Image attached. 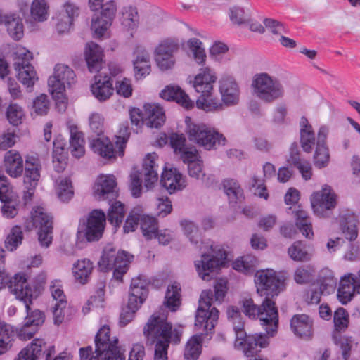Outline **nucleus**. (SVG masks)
<instances>
[{"label": "nucleus", "mask_w": 360, "mask_h": 360, "mask_svg": "<svg viewBox=\"0 0 360 360\" xmlns=\"http://www.w3.org/2000/svg\"><path fill=\"white\" fill-rule=\"evenodd\" d=\"M181 226L191 243L197 245L200 242L198 248L201 251V257L195 261V267L202 280H210V274L226 264L227 255L224 247L210 240L201 241L198 227L191 221H181Z\"/></svg>", "instance_id": "nucleus-1"}, {"label": "nucleus", "mask_w": 360, "mask_h": 360, "mask_svg": "<svg viewBox=\"0 0 360 360\" xmlns=\"http://www.w3.org/2000/svg\"><path fill=\"white\" fill-rule=\"evenodd\" d=\"M143 334L148 341L155 344L153 360H168L169 342H179L181 335L178 330H172V326L167 321L165 315L156 314H153L148 320Z\"/></svg>", "instance_id": "nucleus-2"}, {"label": "nucleus", "mask_w": 360, "mask_h": 360, "mask_svg": "<svg viewBox=\"0 0 360 360\" xmlns=\"http://www.w3.org/2000/svg\"><path fill=\"white\" fill-rule=\"evenodd\" d=\"M227 316L233 324L236 334L234 347L242 351L246 356H253L259 352V348H264L269 345L266 335L255 333L247 335L243 328L244 323L240 313L237 307H229L227 309Z\"/></svg>", "instance_id": "nucleus-3"}, {"label": "nucleus", "mask_w": 360, "mask_h": 360, "mask_svg": "<svg viewBox=\"0 0 360 360\" xmlns=\"http://www.w3.org/2000/svg\"><path fill=\"white\" fill-rule=\"evenodd\" d=\"M9 290L16 299L25 304L27 316L24 321L38 330V328L44 321V316L39 310L31 311L30 305L38 295V291L31 286L25 273H17L10 281Z\"/></svg>", "instance_id": "nucleus-4"}, {"label": "nucleus", "mask_w": 360, "mask_h": 360, "mask_svg": "<svg viewBox=\"0 0 360 360\" xmlns=\"http://www.w3.org/2000/svg\"><path fill=\"white\" fill-rule=\"evenodd\" d=\"M118 339L110 337V326L103 324L98 330L96 338V349L92 353L91 347L79 349L81 360H124V356L120 352L117 345Z\"/></svg>", "instance_id": "nucleus-5"}, {"label": "nucleus", "mask_w": 360, "mask_h": 360, "mask_svg": "<svg viewBox=\"0 0 360 360\" xmlns=\"http://www.w3.org/2000/svg\"><path fill=\"white\" fill-rule=\"evenodd\" d=\"M217 80L214 70L210 67L202 68L191 81L195 91L200 94L196 101L198 108L206 112L220 110L222 104L217 98H210L214 91V85Z\"/></svg>", "instance_id": "nucleus-6"}, {"label": "nucleus", "mask_w": 360, "mask_h": 360, "mask_svg": "<svg viewBox=\"0 0 360 360\" xmlns=\"http://www.w3.org/2000/svg\"><path fill=\"white\" fill-rule=\"evenodd\" d=\"M75 83L76 75L72 68L61 63L55 65L53 72L48 79V86L58 107L61 110H64L66 108V89L71 88Z\"/></svg>", "instance_id": "nucleus-7"}, {"label": "nucleus", "mask_w": 360, "mask_h": 360, "mask_svg": "<svg viewBox=\"0 0 360 360\" xmlns=\"http://www.w3.org/2000/svg\"><path fill=\"white\" fill-rule=\"evenodd\" d=\"M251 90L255 97L266 103H272L285 95V89L280 80L265 72L253 75Z\"/></svg>", "instance_id": "nucleus-8"}, {"label": "nucleus", "mask_w": 360, "mask_h": 360, "mask_svg": "<svg viewBox=\"0 0 360 360\" xmlns=\"http://www.w3.org/2000/svg\"><path fill=\"white\" fill-rule=\"evenodd\" d=\"M243 312L250 319H259L267 334L273 336L277 330L278 323V310L275 302L270 298H265L260 307L254 303L252 299L243 302Z\"/></svg>", "instance_id": "nucleus-9"}, {"label": "nucleus", "mask_w": 360, "mask_h": 360, "mask_svg": "<svg viewBox=\"0 0 360 360\" xmlns=\"http://www.w3.org/2000/svg\"><path fill=\"white\" fill-rule=\"evenodd\" d=\"M213 293L211 290L201 292L195 314V330L200 335H208L214 328L219 319V311L212 307Z\"/></svg>", "instance_id": "nucleus-10"}, {"label": "nucleus", "mask_w": 360, "mask_h": 360, "mask_svg": "<svg viewBox=\"0 0 360 360\" xmlns=\"http://www.w3.org/2000/svg\"><path fill=\"white\" fill-rule=\"evenodd\" d=\"M133 257L124 251L117 252L111 245L105 247L100 260L98 267L102 271L114 270L113 278L122 281L123 275L127 271L129 264Z\"/></svg>", "instance_id": "nucleus-11"}, {"label": "nucleus", "mask_w": 360, "mask_h": 360, "mask_svg": "<svg viewBox=\"0 0 360 360\" xmlns=\"http://www.w3.org/2000/svg\"><path fill=\"white\" fill-rule=\"evenodd\" d=\"M186 134L190 141L207 150L216 149L219 146H224L226 142L223 134L204 124H188Z\"/></svg>", "instance_id": "nucleus-12"}, {"label": "nucleus", "mask_w": 360, "mask_h": 360, "mask_svg": "<svg viewBox=\"0 0 360 360\" xmlns=\"http://www.w3.org/2000/svg\"><path fill=\"white\" fill-rule=\"evenodd\" d=\"M119 134L115 144L108 137L101 136L92 139L90 146L94 153L105 158L110 159L115 157L116 155L122 156L130 136L129 129L124 127L120 129Z\"/></svg>", "instance_id": "nucleus-13"}, {"label": "nucleus", "mask_w": 360, "mask_h": 360, "mask_svg": "<svg viewBox=\"0 0 360 360\" xmlns=\"http://www.w3.org/2000/svg\"><path fill=\"white\" fill-rule=\"evenodd\" d=\"M117 5L115 0L107 1L99 12L94 13L91 20V30L95 39L110 37V28L115 18Z\"/></svg>", "instance_id": "nucleus-14"}, {"label": "nucleus", "mask_w": 360, "mask_h": 360, "mask_svg": "<svg viewBox=\"0 0 360 360\" xmlns=\"http://www.w3.org/2000/svg\"><path fill=\"white\" fill-rule=\"evenodd\" d=\"M285 276L273 269L257 271L255 276L257 292L266 298L277 296L283 288Z\"/></svg>", "instance_id": "nucleus-15"}, {"label": "nucleus", "mask_w": 360, "mask_h": 360, "mask_svg": "<svg viewBox=\"0 0 360 360\" xmlns=\"http://www.w3.org/2000/svg\"><path fill=\"white\" fill-rule=\"evenodd\" d=\"M32 58V53L25 47H16L13 65L19 81L27 87L32 86L38 80L37 72L30 63Z\"/></svg>", "instance_id": "nucleus-16"}, {"label": "nucleus", "mask_w": 360, "mask_h": 360, "mask_svg": "<svg viewBox=\"0 0 360 360\" xmlns=\"http://www.w3.org/2000/svg\"><path fill=\"white\" fill-rule=\"evenodd\" d=\"M179 49V40L167 38L161 40L155 47L153 58L158 68L162 72L173 69L176 64L175 53Z\"/></svg>", "instance_id": "nucleus-17"}, {"label": "nucleus", "mask_w": 360, "mask_h": 360, "mask_svg": "<svg viewBox=\"0 0 360 360\" xmlns=\"http://www.w3.org/2000/svg\"><path fill=\"white\" fill-rule=\"evenodd\" d=\"M310 203L316 216L321 218L328 217L329 212L337 205L338 195L330 186L325 184L320 190L311 193Z\"/></svg>", "instance_id": "nucleus-18"}, {"label": "nucleus", "mask_w": 360, "mask_h": 360, "mask_svg": "<svg viewBox=\"0 0 360 360\" xmlns=\"http://www.w3.org/2000/svg\"><path fill=\"white\" fill-rule=\"evenodd\" d=\"M105 221V214L103 211L93 210L86 220L80 222L78 237L84 238L88 242L98 240L103 236Z\"/></svg>", "instance_id": "nucleus-19"}, {"label": "nucleus", "mask_w": 360, "mask_h": 360, "mask_svg": "<svg viewBox=\"0 0 360 360\" xmlns=\"http://www.w3.org/2000/svg\"><path fill=\"white\" fill-rule=\"evenodd\" d=\"M56 353L55 346L47 343L44 339L35 338L22 349L15 360H38L45 357L51 358Z\"/></svg>", "instance_id": "nucleus-20"}, {"label": "nucleus", "mask_w": 360, "mask_h": 360, "mask_svg": "<svg viewBox=\"0 0 360 360\" xmlns=\"http://www.w3.org/2000/svg\"><path fill=\"white\" fill-rule=\"evenodd\" d=\"M41 164L36 156L28 155L25 159L24 183L27 191L24 193V199L27 202L30 200L40 178Z\"/></svg>", "instance_id": "nucleus-21"}, {"label": "nucleus", "mask_w": 360, "mask_h": 360, "mask_svg": "<svg viewBox=\"0 0 360 360\" xmlns=\"http://www.w3.org/2000/svg\"><path fill=\"white\" fill-rule=\"evenodd\" d=\"M219 91L222 105H237L240 99V87L236 79L231 76H223L219 82Z\"/></svg>", "instance_id": "nucleus-22"}, {"label": "nucleus", "mask_w": 360, "mask_h": 360, "mask_svg": "<svg viewBox=\"0 0 360 360\" xmlns=\"http://www.w3.org/2000/svg\"><path fill=\"white\" fill-rule=\"evenodd\" d=\"M355 292L360 294V270L357 276L348 273L340 278L337 295L340 302L345 304L351 301Z\"/></svg>", "instance_id": "nucleus-23"}, {"label": "nucleus", "mask_w": 360, "mask_h": 360, "mask_svg": "<svg viewBox=\"0 0 360 360\" xmlns=\"http://www.w3.org/2000/svg\"><path fill=\"white\" fill-rule=\"evenodd\" d=\"M288 213L295 221V226L303 236L308 239H312L314 236L312 224L309 219L308 212L304 210L301 205H295L288 208Z\"/></svg>", "instance_id": "nucleus-24"}, {"label": "nucleus", "mask_w": 360, "mask_h": 360, "mask_svg": "<svg viewBox=\"0 0 360 360\" xmlns=\"http://www.w3.org/2000/svg\"><path fill=\"white\" fill-rule=\"evenodd\" d=\"M116 179L112 174H100L94 185V195L98 200H105L109 195H115Z\"/></svg>", "instance_id": "nucleus-25"}, {"label": "nucleus", "mask_w": 360, "mask_h": 360, "mask_svg": "<svg viewBox=\"0 0 360 360\" xmlns=\"http://www.w3.org/2000/svg\"><path fill=\"white\" fill-rule=\"evenodd\" d=\"M147 285V280L143 276L132 279L128 300L132 309H139L145 301L148 295Z\"/></svg>", "instance_id": "nucleus-26"}, {"label": "nucleus", "mask_w": 360, "mask_h": 360, "mask_svg": "<svg viewBox=\"0 0 360 360\" xmlns=\"http://www.w3.org/2000/svg\"><path fill=\"white\" fill-rule=\"evenodd\" d=\"M133 55L135 77L137 79H142L151 72L150 53L144 47L137 46L134 49Z\"/></svg>", "instance_id": "nucleus-27"}, {"label": "nucleus", "mask_w": 360, "mask_h": 360, "mask_svg": "<svg viewBox=\"0 0 360 360\" xmlns=\"http://www.w3.org/2000/svg\"><path fill=\"white\" fill-rule=\"evenodd\" d=\"M160 183L169 193L181 191L186 186L185 177L176 168H165Z\"/></svg>", "instance_id": "nucleus-28"}, {"label": "nucleus", "mask_w": 360, "mask_h": 360, "mask_svg": "<svg viewBox=\"0 0 360 360\" xmlns=\"http://www.w3.org/2000/svg\"><path fill=\"white\" fill-rule=\"evenodd\" d=\"M160 96L166 101H175L186 109H191L194 106V103L188 95L177 85L171 84L165 86L160 93Z\"/></svg>", "instance_id": "nucleus-29"}, {"label": "nucleus", "mask_w": 360, "mask_h": 360, "mask_svg": "<svg viewBox=\"0 0 360 360\" xmlns=\"http://www.w3.org/2000/svg\"><path fill=\"white\" fill-rule=\"evenodd\" d=\"M52 224L51 217L46 212L42 207H34L30 212V218L27 219L24 222V229L25 231H30L34 229L38 230L43 227H48Z\"/></svg>", "instance_id": "nucleus-30"}, {"label": "nucleus", "mask_w": 360, "mask_h": 360, "mask_svg": "<svg viewBox=\"0 0 360 360\" xmlns=\"http://www.w3.org/2000/svg\"><path fill=\"white\" fill-rule=\"evenodd\" d=\"M112 82L110 77L96 75L94 82L91 86L93 96L100 102L108 100L113 94Z\"/></svg>", "instance_id": "nucleus-31"}, {"label": "nucleus", "mask_w": 360, "mask_h": 360, "mask_svg": "<svg viewBox=\"0 0 360 360\" xmlns=\"http://www.w3.org/2000/svg\"><path fill=\"white\" fill-rule=\"evenodd\" d=\"M68 128L70 132V150L71 155L80 158L85 154V141L84 134L79 130L78 127L71 122H68Z\"/></svg>", "instance_id": "nucleus-32"}, {"label": "nucleus", "mask_w": 360, "mask_h": 360, "mask_svg": "<svg viewBox=\"0 0 360 360\" xmlns=\"http://www.w3.org/2000/svg\"><path fill=\"white\" fill-rule=\"evenodd\" d=\"M145 124L150 128H159L165 121L163 108L157 103H145L143 105Z\"/></svg>", "instance_id": "nucleus-33"}, {"label": "nucleus", "mask_w": 360, "mask_h": 360, "mask_svg": "<svg viewBox=\"0 0 360 360\" xmlns=\"http://www.w3.org/2000/svg\"><path fill=\"white\" fill-rule=\"evenodd\" d=\"M84 56L89 71L91 72H98L103 63V51L102 48L94 42H89L86 45Z\"/></svg>", "instance_id": "nucleus-34"}, {"label": "nucleus", "mask_w": 360, "mask_h": 360, "mask_svg": "<svg viewBox=\"0 0 360 360\" xmlns=\"http://www.w3.org/2000/svg\"><path fill=\"white\" fill-rule=\"evenodd\" d=\"M158 156L155 153L147 154L143 159L144 185L148 189L151 188L158 181Z\"/></svg>", "instance_id": "nucleus-35"}, {"label": "nucleus", "mask_w": 360, "mask_h": 360, "mask_svg": "<svg viewBox=\"0 0 360 360\" xmlns=\"http://www.w3.org/2000/svg\"><path fill=\"white\" fill-rule=\"evenodd\" d=\"M312 321L305 314H297L290 320V328L300 338H310L312 335Z\"/></svg>", "instance_id": "nucleus-36"}, {"label": "nucleus", "mask_w": 360, "mask_h": 360, "mask_svg": "<svg viewBox=\"0 0 360 360\" xmlns=\"http://www.w3.org/2000/svg\"><path fill=\"white\" fill-rule=\"evenodd\" d=\"M94 269L93 262L86 258L78 259L72 268V272L75 281L80 284L89 282Z\"/></svg>", "instance_id": "nucleus-37"}, {"label": "nucleus", "mask_w": 360, "mask_h": 360, "mask_svg": "<svg viewBox=\"0 0 360 360\" xmlns=\"http://www.w3.org/2000/svg\"><path fill=\"white\" fill-rule=\"evenodd\" d=\"M300 145L306 153L311 152L315 145V133L312 126L305 117H302L300 122Z\"/></svg>", "instance_id": "nucleus-38"}, {"label": "nucleus", "mask_w": 360, "mask_h": 360, "mask_svg": "<svg viewBox=\"0 0 360 360\" xmlns=\"http://www.w3.org/2000/svg\"><path fill=\"white\" fill-rule=\"evenodd\" d=\"M170 143L174 153L179 155L182 160H187L190 155L193 158L196 157L197 149L186 145V139L183 134H173L170 137Z\"/></svg>", "instance_id": "nucleus-39"}, {"label": "nucleus", "mask_w": 360, "mask_h": 360, "mask_svg": "<svg viewBox=\"0 0 360 360\" xmlns=\"http://www.w3.org/2000/svg\"><path fill=\"white\" fill-rule=\"evenodd\" d=\"M8 34L15 40L20 39L24 35L22 19L15 13L6 14L4 22Z\"/></svg>", "instance_id": "nucleus-40"}, {"label": "nucleus", "mask_w": 360, "mask_h": 360, "mask_svg": "<svg viewBox=\"0 0 360 360\" xmlns=\"http://www.w3.org/2000/svg\"><path fill=\"white\" fill-rule=\"evenodd\" d=\"M50 15V6L47 0H33L30 6V20L33 22H44Z\"/></svg>", "instance_id": "nucleus-41"}, {"label": "nucleus", "mask_w": 360, "mask_h": 360, "mask_svg": "<svg viewBox=\"0 0 360 360\" xmlns=\"http://www.w3.org/2000/svg\"><path fill=\"white\" fill-rule=\"evenodd\" d=\"M22 158L15 150L8 151L4 157V165L6 172L11 176L16 178L22 172Z\"/></svg>", "instance_id": "nucleus-42"}, {"label": "nucleus", "mask_w": 360, "mask_h": 360, "mask_svg": "<svg viewBox=\"0 0 360 360\" xmlns=\"http://www.w3.org/2000/svg\"><path fill=\"white\" fill-rule=\"evenodd\" d=\"M65 143L62 138L53 141V162L58 172H63L66 166V155L64 151Z\"/></svg>", "instance_id": "nucleus-43"}, {"label": "nucleus", "mask_w": 360, "mask_h": 360, "mask_svg": "<svg viewBox=\"0 0 360 360\" xmlns=\"http://www.w3.org/2000/svg\"><path fill=\"white\" fill-rule=\"evenodd\" d=\"M55 192L62 202H68L74 195L73 186L68 177H60L55 182Z\"/></svg>", "instance_id": "nucleus-44"}, {"label": "nucleus", "mask_w": 360, "mask_h": 360, "mask_svg": "<svg viewBox=\"0 0 360 360\" xmlns=\"http://www.w3.org/2000/svg\"><path fill=\"white\" fill-rule=\"evenodd\" d=\"M221 187L230 202H236L243 198V189L236 180L226 179L222 181Z\"/></svg>", "instance_id": "nucleus-45"}, {"label": "nucleus", "mask_w": 360, "mask_h": 360, "mask_svg": "<svg viewBox=\"0 0 360 360\" xmlns=\"http://www.w3.org/2000/svg\"><path fill=\"white\" fill-rule=\"evenodd\" d=\"M186 46L195 62L199 65H204L207 56L202 41L197 38H191L187 41Z\"/></svg>", "instance_id": "nucleus-46"}, {"label": "nucleus", "mask_w": 360, "mask_h": 360, "mask_svg": "<svg viewBox=\"0 0 360 360\" xmlns=\"http://www.w3.org/2000/svg\"><path fill=\"white\" fill-rule=\"evenodd\" d=\"M181 287L179 283H174L167 288L165 304L172 311H175L181 304Z\"/></svg>", "instance_id": "nucleus-47"}, {"label": "nucleus", "mask_w": 360, "mask_h": 360, "mask_svg": "<svg viewBox=\"0 0 360 360\" xmlns=\"http://www.w3.org/2000/svg\"><path fill=\"white\" fill-rule=\"evenodd\" d=\"M202 352V340L200 335H193L186 344L184 357L185 360H197Z\"/></svg>", "instance_id": "nucleus-48"}, {"label": "nucleus", "mask_w": 360, "mask_h": 360, "mask_svg": "<svg viewBox=\"0 0 360 360\" xmlns=\"http://www.w3.org/2000/svg\"><path fill=\"white\" fill-rule=\"evenodd\" d=\"M140 228L143 236L147 240L153 239L155 232L158 229L157 219L153 217L145 214L143 209L140 218Z\"/></svg>", "instance_id": "nucleus-49"}, {"label": "nucleus", "mask_w": 360, "mask_h": 360, "mask_svg": "<svg viewBox=\"0 0 360 360\" xmlns=\"http://www.w3.org/2000/svg\"><path fill=\"white\" fill-rule=\"evenodd\" d=\"M14 340V330L8 324H0V355L7 352L12 347Z\"/></svg>", "instance_id": "nucleus-50"}, {"label": "nucleus", "mask_w": 360, "mask_h": 360, "mask_svg": "<svg viewBox=\"0 0 360 360\" xmlns=\"http://www.w3.org/2000/svg\"><path fill=\"white\" fill-rule=\"evenodd\" d=\"M340 225L346 239L350 241L356 240L358 236L357 221L353 216L341 218Z\"/></svg>", "instance_id": "nucleus-51"}, {"label": "nucleus", "mask_w": 360, "mask_h": 360, "mask_svg": "<svg viewBox=\"0 0 360 360\" xmlns=\"http://www.w3.org/2000/svg\"><path fill=\"white\" fill-rule=\"evenodd\" d=\"M139 16L137 9L129 6L123 8L121 17V24L127 30H134L138 27Z\"/></svg>", "instance_id": "nucleus-52"}, {"label": "nucleus", "mask_w": 360, "mask_h": 360, "mask_svg": "<svg viewBox=\"0 0 360 360\" xmlns=\"http://www.w3.org/2000/svg\"><path fill=\"white\" fill-rule=\"evenodd\" d=\"M290 257L296 262L309 261L312 257L306 249V245L302 241L294 242L288 250Z\"/></svg>", "instance_id": "nucleus-53"}, {"label": "nucleus", "mask_w": 360, "mask_h": 360, "mask_svg": "<svg viewBox=\"0 0 360 360\" xmlns=\"http://www.w3.org/2000/svg\"><path fill=\"white\" fill-rule=\"evenodd\" d=\"M330 155L328 146L316 145L313 156L314 165L319 169L326 167L330 162Z\"/></svg>", "instance_id": "nucleus-54"}, {"label": "nucleus", "mask_w": 360, "mask_h": 360, "mask_svg": "<svg viewBox=\"0 0 360 360\" xmlns=\"http://www.w3.org/2000/svg\"><path fill=\"white\" fill-rule=\"evenodd\" d=\"M23 233L20 226H14L5 240V248L11 252L14 251L22 243Z\"/></svg>", "instance_id": "nucleus-55"}, {"label": "nucleus", "mask_w": 360, "mask_h": 360, "mask_svg": "<svg viewBox=\"0 0 360 360\" xmlns=\"http://www.w3.org/2000/svg\"><path fill=\"white\" fill-rule=\"evenodd\" d=\"M195 156L194 158L190 155L187 160L182 161L188 165V174L191 177L200 179L205 175L202 173V161L198 150L195 152Z\"/></svg>", "instance_id": "nucleus-56"}, {"label": "nucleus", "mask_w": 360, "mask_h": 360, "mask_svg": "<svg viewBox=\"0 0 360 360\" xmlns=\"http://www.w3.org/2000/svg\"><path fill=\"white\" fill-rule=\"evenodd\" d=\"M142 207L140 205L134 207L129 212L123 226V231L125 233L133 232L140 223L141 217Z\"/></svg>", "instance_id": "nucleus-57"}, {"label": "nucleus", "mask_w": 360, "mask_h": 360, "mask_svg": "<svg viewBox=\"0 0 360 360\" xmlns=\"http://www.w3.org/2000/svg\"><path fill=\"white\" fill-rule=\"evenodd\" d=\"M124 216V205L120 201H115L110 205L108 212V220L115 226H118Z\"/></svg>", "instance_id": "nucleus-58"}, {"label": "nucleus", "mask_w": 360, "mask_h": 360, "mask_svg": "<svg viewBox=\"0 0 360 360\" xmlns=\"http://www.w3.org/2000/svg\"><path fill=\"white\" fill-rule=\"evenodd\" d=\"M257 264V259L252 255H245L238 258L233 263V268L240 272L247 274Z\"/></svg>", "instance_id": "nucleus-59"}, {"label": "nucleus", "mask_w": 360, "mask_h": 360, "mask_svg": "<svg viewBox=\"0 0 360 360\" xmlns=\"http://www.w3.org/2000/svg\"><path fill=\"white\" fill-rule=\"evenodd\" d=\"M6 116L11 124L18 126L22 123L25 117V112L19 105L11 103L7 108Z\"/></svg>", "instance_id": "nucleus-60"}, {"label": "nucleus", "mask_w": 360, "mask_h": 360, "mask_svg": "<svg viewBox=\"0 0 360 360\" xmlns=\"http://www.w3.org/2000/svg\"><path fill=\"white\" fill-rule=\"evenodd\" d=\"M50 108V102L48 96L45 94H41L37 96L33 101L32 115L34 113L36 115H46Z\"/></svg>", "instance_id": "nucleus-61"}, {"label": "nucleus", "mask_w": 360, "mask_h": 360, "mask_svg": "<svg viewBox=\"0 0 360 360\" xmlns=\"http://www.w3.org/2000/svg\"><path fill=\"white\" fill-rule=\"evenodd\" d=\"M333 321L335 330L344 331L349 323V316L346 310L343 308L338 309L335 311Z\"/></svg>", "instance_id": "nucleus-62"}, {"label": "nucleus", "mask_w": 360, "mask_h": 360, "mask_svg": "<svg viewBox=\"0 0 360 360\" xmlns=\"http://www.w3.org/2000/svg\"><path fill=\"white\" fill-rule=\"evenodd\" d=\"M323 273L328 277L327 280H321L320 292L321 294H330L334 291L337 284L333 273L328 269H323Z\"/></svg>", "instance_id": "nucleus-63"}, {"label": "nucleus", "mask_w": 360, "mask_h": 360, "mask_svg": "<svg viewBox=\"0 0 360 360\" xmlns=\"http://www.w3.org/2000/svg\"><path fill=\"white\" fill-rule=\"evenodd\" d=\"M314 272L311 266H301L296 269L294 274V279L298 284H304L309 282Z\"/></svg>", "instance_id": "nucleus-64"}]
</instances>
